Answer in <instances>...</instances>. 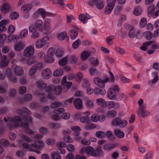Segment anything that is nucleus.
<instances>
[{
  "label": "nucleus",
  "mask_w": 159,
  "mask_h": 159,
  "mask_svg": "<svg viewBox=\"0 0 159 159\" xmlns=\"http://www.w3.org/2000/svg\"><path fill=\"white\" fill-rule=\"evenodd\" d=\"M44 146V143L41 140H37L35 141L34 143L32 144V147L33 148L40 149L43 148Z\"/></svg>",
  "instance_id": "dca6fc26"
},
{
  "label": "nucleus",
  "mask_w": 159,
  "mask_h": 159,
  "mask_svg": "<svg viewBox=\"0 0 159 159\" xmlns=\"http://www.w3.org/2000/svg\"><path fill=\"white\" fill-rule=\"evenodd\" d=\"M10 5L8 2H6L3 4L1 8V11L2 13H7L10 10Z\"/></svg>",
  "instance_id": "a211bd4d"
},
{
  "label": "nucleus",
  "mask_w": 159,
  "mask_h": 159,
  "mask_svg": "<svg viewBox=\"0 0 159 159\" xmlns=\"http://www.w3.org/2000/svg\"><path fill=\"white\" fill-rule=\"evenodd\" d=\"M80 121L82 123H87L90 121L89 117L87 116H83L80 119Z\"/></svg>",
  "instance_id": "3c124183"
},
{
  "label": "nucleus",
  "mask_w": 159,
  "mask_h": 159,
  "mask_svg": "<svg viewBox=\"0 0 159 159\" xmlns=\"http://www.w3.org/2000/svg\"><path fill=\"white\" fill-rule=\"evenodd\" d=\"M120 118L116 117L114 118L111 122V125L113 126H119Z\"/></svg>",
  "instance_id": "7c9ffc66"
},
{
  "label": "nucleus",
  "mask_w": 159,
  "mask_h": 159,
  "mask_svg": "<svg viewBox=\"0 0 159 159\" xmlns=\"http://www.w3.org/2000/svg\"><path fill=\"white\" fill-rule=\"evenodd\" d=\"M66 79V76H64L61 80V83L63 87V91L65 93L66 92L68 89L70 88L72 84L71 82L67 81Z\"/></svg>",
  "instance_id": "0eeeda50"
},
{
  "label": "nucleus",
  "mask_w": 159,
  "mask_h": 159,
  "mask_svg": "<svg viewBox=\"0 0 159 159\" xmlns=\"http://www.w3.org/2000/svg\"><path fill=\"white\" fill-rule=\"evenodd\" d=\"M45 90L48 93V97L51 99H53L55 97L53 95V92L56 95H59L62 92V87L60 85L57 86L50 85L47 87Z\"/></svg>",
  "instance_id": "f03ea898"
},
{
  "label": "nucleus",
  "mask_w": 159,
  "mask_h": 159,
  "mask_svg": "<svg viewBox=\"0 0 159 159\" xmlns=\"http://www.w3.org/2000/svg\"><path fill=\"white\" fill-rule=\"evenodd\" d=\"M85 105L88 108L92 109L93 107L94 104L92 100L87 99L85 102Z\"/></svg>",
  "instance_id": "a19ab883"
},
{
  "label": "nucleus",
  "mask_w": 159,
  "mask_h": 159,
  "mask_svg": "<svg viewBox=\"0 0 159 159\" xmlns=\"http://www.w3.org/2000/svg\"><path fill=\"white\" fill-rule=\"evenodd\" d=\"M19 15L18 12H13L11 13L10 15V18L12 20L17 19L19 17Z\"/></svg>",
  "instance_id": "603ef678"
},
{
  "label": "nucleus",
  "mask_w": 159,
  "mask_h": 159,
  "mask_svg": "<svg viewBox=\"0 0 159 159\" xmlns=\"http://www.w3.org/2000/svg\"><path fill=\"white\" fill-rule=\"evenodd\" d=\"M145 108H139L137 110V112L139 116L143 117L148 116L149 114V112L144 110Z\"/></svg>",
  "instance_id": "6ab92c4d"
},
{
  "label": "nucleus",
  "mask_w": 159,
  "mask_h": 159,
  "mask_svg": "<svg viewBox=\"0 0 159 159\" xmlns=\"http://www.w3.org/2000/svg\"><path fill=\"white\" fill-rule=\"evenodd\" d=\"M142 11V9L140 7L137 6L134 9L133 14L136 16L140 15Z\"/></svg>",
  "instance_id": "c9c22d12"
},
{
  "label": "nucleus",
  "mask_w": 159,
  "mask_h": 159,
  "mask_svg": "<svg viewBox=\"0 0 159 159\" xmlns=\"http://www.w3.org/2000/svg\"><path fill=\"white\" fill-rule=\"evenodd\" d=\"M77 58L74 55H72L69 58V61L71 64H75L77 62Z\"/></svg>",
  "instance_id": "13d9d810"
},
{
  "label": "nucleus",
  "mask_w": 159,
  "mask_h": 159,
  "mask_svg": "<svg viewBox=\"0 0 159 159\" xmlns=\"http://www.w3.org/2000/svg\"><path fill=\"white\" fill-rule=\"evenodd\" d=\"M74 105L76 108L80 109L83 108V103L81 100L79 98L75 99L74 101Z\"/></svg>",
  "instance_id": "5701e85b"
},
{
  "label": "nucleus",
  "mask_w": 159,
  "mask_h": 159,
  "mask_svg": "<svg viewBox=\"0 0 159 159\" xmlns=\"http://www.w3.org/2000/svg\"><path fill=\"white\" fill-rule=\"evenodd\" d=\"M120 105L117 102L115 103L113 101H110L107 102V107L109 109H117L119 107Z\"/></svg>",
  "instance_id": "f3484780"
},
{
  "label": "nucleus",
  "mask_w": 159,
  "mask_h": 159,
  "mask_svg": "<svg viewBox=\"0 0 159 159\" xmlns=\"http://www.w3.org/2000/svg\"><path fill=\"white\" fill-rule=\"evenodd\" d=\"M44 61L46 63H51L53 62L54 60L53 58V57L48 56L47 55Z\"/></svg>",
  "instance_id": "052dcab7"
},
{
  "label": "nucleus",
  "mask_w": 159,
  "mask_h": 159,
  "mask_svg": "<svg viewBox=\"0 0 159 159\" xmlns=\"http://www.w3.org/2000/svg\"><path fill=\"white\" fill-rule=\"evenodd\" d=\"M95 135L96 137L100 138H104L106 136L105 132L101 131H98L96 132Z\"/></svg>",
  "instance_id": "79ce46f5"
},
{
  "label": "nucleus",
  "mask_w": 159,
  "mask_h": 159,
  "mask_svg": "<svg viewBox=\"0 0 159 159\" xmlns=\"http://www.w3.org/2000/svg\"><path fill=\"white\" fill-rule=\"evenodd\" d=\"M113 7L112 6H109L107 5L105 10V14H107L110 13Z\"/></svg>",
  "instance_id": "680f3d73"
},
{
  "label": "nucleus",
  "mask_w": 159,
  "mask_h": 159,
  "mask_svg": "<svg viewBox=\"0 0 159 159\" xmlns=\"http://www.w3.org/2000/svg\"><path fill=\"white\" fill-rule=\"evenodd\" d=\"M90 52L84 51L81 54V58L82 60H86L90 55Z\"/></svg>",
  "instance_id": "f704fd0d"
},
{
  "label": "nucleus",
  "mask_w": 159,
  "mask_h": 159,
  "mask_svg": "<svg viewBox=\"0 0 159 159\" xmlns=\"http://www.w3.org/2000/svg\"><path fill=\"white\" fill-rule=\"evenodd\" d=\"M91 120L93 122H97L99 120V116L96 114H92L91 117Z\"/></svg>",
  "instance_id": "8fccbe9b"
},
{
  "label": "nucleus",
  "mask_w": 159,
  "mask_h": 159,
  "mask_svg": "<svg viewBox=\"0 0 159 159\" xmlns=\"http://www.w3.org/2000/svg\"><path fill=\"white\" fill-rule=\"evenodd\" d=\"M68 58L66 57H63L59 60L58 63L61 66H63L66 65L67 62Z\"/></svg>",
  "instance_id": "a18cd8bd"
},
{
  "label": "nucleus",
  "mask_w": 159,
  "mask_h": 159,
  "mask_svg": "<svg viewBox=\"0 0 159 159\" xmlns=\"http://www.w3.org/2000/svg\"><path fill=\"white\" fill-rule=\"evenodd\" d=\"M114 133L116 137L120 138H122L125 136L124 132L119 129H115L114 130Z\"/></svg>",
  "instance_id": "c756f323"
},
{
  "label": "nucleus",
  "mask_w": 159,
  "mask_h": 159,
  "mask_svg": "<svg viewBox=\"0 0 159 159\" xmlns=\"http://www.w3.org/2000/svg\"><path fill=\"white\" fill-rule=\"evenodd\" d=\"M28 30L25 29L22 30L19 33V35L20 38L22 39L26 37L28 34Z\"/></svg>",
  "instance_id": "4c0bfd02"
},
{
  "label": "nucleus",
  "mask_w": 159,
  "mask_h": 159,
  "mask_svg": "<svg viewBox=\"0 0 159 159\" xmlns=\"http://www.w3.org/2000/svg\"><path fill=\"white\" fill-rule=\"evenodd\" d=\"M35 94L38 96L41 102H43L46 101V95L44 93L37 92Z\"/></svg>",
  "instance_id": "bb28decb"
},
{
  "label": "nucleus",
  "mask_w": 159,
  "mask_h": 159,
  "mask_svg": "<svg viewBox=\"0 0 159 159\" xmlns=\"http://www.w3.org/2000/svg\"><path fill=\"white\" fill-rule=\"evenodd\" d=\"M15 27L12 25H9L7 28V33L9 34H12L15 31Z\"/></svg>",
  "instance_id": "4d7b16f0"
},
{
  "label": "nucleus",
  "mask_w": 159,
  "mask_h": 159,
  "mask_svg": "<svg viewBox=\"0 0 159 159\" xmlns=\"http://www.w3.org/2000/svg\"><path fill=\"white\" fill-rule=\"evenodd\" d=\"M129 32L128 34V36L130 38H133L135 36L137 37V34L140 33L139 31L136 30H135L134 26L131 25H129Z\"/></svg>",
  "instance_id": "f8f14e48"
},
{
  "label": "nucleus",
  "mask_w": 159,
  "mask_h": 159,
  "mask_svg": "<svg viewBox=\"0 0 159 159\" xmlns=\"http://www.w3.org/2000/svg\"><path fill=\"white\" fill-rule=\"evenodd\" d=\"M22 145L23 148L26 149L27 150H28L30 151L34 152L37 154L40 153L39 151L33 148L32 147V144L30 145L27 143H24L22 144Z\"/></svg>",
  "instance_id": "4be33fe9"
},
{
  "label": "nucleus",
  "mask_w": 159,
  "mask_h": 159,
  "mask_svg": "<svg viewBox=\"0 0 159 159\" xmlns=\"http://www.w3.org/2000/svg\"><path fill=\"white\" fill-rule=\"evenodd\" d=\"M118 144L117 143H106L103 146V149L106 150H110L115 148Z\"/></svg>",
  "instance_id": "393cba45"
},
{
  "label": "nucleus",
  "mask_w": 159,
  "mask_h": 159,
  "mask_svg": "<svg viewBox=\"0 0 159 159\" xmlns=\"http://www.w3.org/2000/svg\"><path fill=\"white\" fill-rule=\"evenodd\" d=\"M61 104H62L60 102L57 101L52 103L50 107L51 108L54 109L61 106Z\"/></svg>",
  "instance_id": "09e8293b"
},
{
  "label": "nucleus",
  "mask_w": 159,
  "mask_h": 159,
  "mask_svg": "<svg viewBox=\"0 0 159 159\" xmlns=\"http://www.w3.org/2000/svg\"><path fill=\"white\" fill-rule=\"evenodd\" d=\"M15 74L18 75H22L24 73L23 70L20 67L16 65H14L12 66Z\"/></svg>",
  "instance_id": "b1692460"
},
{
  "label": "nucleus",
  "mask_w": 159,
  "mask_h": 159,
  "mask_svg": "<svg viewBox=\"0 0 159 159\" xmlns=\"http://www.w3.org/2000/svg\"><path fill=\"white\" fill-rule=\"evenodd\" d=\"M48 13L45 10L42 8L38 9L33 14V18L35 19L38 18L41 16L43 19H44Z\"/></svg>",
  "instance_id": "423d86ee"
},
{
  "label": "nucleus",
  "mask_w": 159,
  "mask_h": 159,
  "mask_svg": "<svg viewBox=\"0 0 159 159\" xmlns=\"http://www.w3.org/2000/svg\"><path fill=\"white\" fill-rule=\"evenodd\" d=\"M34 53V48L32 46L26 47L23 52L24 56L26 57H29L33 56Z\"/></svg>",
  "instance_id": "1a4fd4ad"
},
{
  "label": "nucleus",
  "mask_w": 159,
  "mask_h": 159,
  "mask_svg": "<svg viewBox=\"0 0 159 159\" xmlns=\"http://www.w3.org/2000/svg\"><path fill=\"white\" fill-rule=\"evenodd\" d=\"M116 112L115 111L113 110L107 111L106 114V116L110 118H114L116 116Z\"/></svg>",
  "instance_id": "c85d7f7f"
},
{
  "label": "nucleus",
  "mask_w": 159,
  "mask_h": 159,
  "mask_svg": "<svg viewBox=\"0 0 159 159\" xmlns=\"http://www.w3.org/2000/svg\"><path fill=\"white\" fill-rule=\"evenodd\" d=\"M97 103L102 107H107V102L105 100L102 98H97L96 100Z\"/></svg>",
  "instance_id": "cd10ccee"
},
{
  "label": "nucleus",
  "mask_w": 159,
  "mask_h": 159,
  "mask_svg": "<svg viewBox=\"0 0 159 159\" xmlns=\"http://www.w3.org/2000/svg\"><path fill=\"white\" fill-rule=\"evenodd\" d=\"M96 127L95 124L90 122L84 127V128L86 130H90L96 128Z\"/></svg>",
  "instance_id": "37998d69"
},
{
  "label": "nucleus",
  "mask_w": 159,
  "mask_h": 159,
  "mask_svg": "<svg viewBox=\"0 0 159 159\" xmlns=\"http://www.w3.org/2000/svg\"><path fill=\"white\" fill-rule=\"evenodd\" d=\"M32 8V6L31 4H25L21 7V10L23 13L27 14L31 11Z\"/></svg>",
  "instance_id": "aec40b11"
},
{
  "label": "nucleus",
  "mask_w": 159,
  "mask_h": 159,
  "mask_svg": "<svg viewBox=\"0 0 159 159\" xmlns=\"http://www.w3.org/2000/svg\"><path fill=\"white\" fill-rule=\"evenodd\" d=\"M49 127L52 129H59L61 127L60 124L58 123H51L49 124Z\"/></svg>",
  "instance_id": "49530a36"
},
{
  "label": "nucleus",
  "mask_w": 159,
  "mask_h": 159,
  "mask_svg": "<svg viewBox=\"0 0 159 159\" xmlns=\"http://www.w3.org/2000/svg\"><path fill=\"white\" fill-rule=\"evenodd\" d=\"M155 10V7L154 5H150L148 7V13L149 16H151Z\"/></svg>",
  "instance_id": "e433bc0d"
},
{
  "label": "nucleus",
  "mask_w": 159,
  "mask_h": 159,
  "mask_svg": "<svg viewBox=\"0 0 159 159\" xmlns=\"http://www.w3.org/2000/svg\"><path fill=\"white\" fill-rule=\"evenodd\" d=\"M119 89L116 85H114L108 90L107 93V98L110 100H113L116 99V92L118 91Z\"/></svg>",
  "instance_id": "20e7f679"
},
{
  "label": "nucleus",
  "mask_w": 159,
  "mask_h": 159,
  "mask_svg": "<svg viewBox=\"0 0 159 159\" xmlns=\"http://www.w3.org/2000/svg\"><path fill=\"white\" fill-rule=\"evenodd\" d=\"M0 144L4 147H7L9 144V142L5 139H2L0 140Z\"/></svg>",
  "instance_id": "338daca9"
},
{
  "label": "nucleus",
  "mask_w": 159,
  "mask_h": 159,
  "mask_svg": "<svg viewBox=\"0 0 159 159\" xmlns=\"http://www.w3.org/2000/svg\"><path fill=\"white\" fill-rule=\"evenodd\" d=\"M51 20L49 18H46L44 21V29L47 31H49L51 29Z\"/></svg>",
  "instance_id": "a878e982"
},
{
  "label": "nucleus",
  "mask_w": 159,
  "mask_h": 159,
  "mask_svg": "<svg viewBox=\"0 0 159 159\" xmlns=\"http://www.w3.org/2000/svg\"><path fill=\"white\" fill-rule=\"evenodd\" d=\"M93 82L94 84L99 87L104 88L105 87V84L103 80L100 78L97 77L94 78Z\"/></svg>",
  "instance_id": "ddd939ff"
},
{
  "label": "nucleus",
  "mask_w": 159,
  "mask_h": 159,
  "mask_svg": "<svg viewBox=\"0 0 159 159\" xmlns=\"http://www.w3.org/2000/svg\"><path fill=\"white\" fill-rule=\"evenodd\" d=\"M63 53L64 51L62 49L58 48L56 51L55 55L58 57H61L62 56Z\"/></svg>",
  "instance_id": "c03bdc74"
},
{
  "label": "nucleus",
  "mask_w": 159,
  "mask_h": 159,
  "mask_svg": "<svg viewBox=\"0 0 159 159\" xmlns=\"http://www.w3.org/2000/svg\"><path fill=\"white\" fill-rule=\"evenodd\" d=\"M36 84L38 87L41 89H45L47 86L46 84L41 81H37Z\"/></svg>",
  "instance_id": "473e14b6"
},
{
  "label": "nucleus",
  "mask_w": 159,
  "mask_h": 159,
  "mask_svg": "<svg viewBox=\"0 0 159 159\" xmlns=\"http://www.w3.org/2000/svg\"><path fill=\"white\" fill-rule=\"evenodd\" d=\"M48 37L46 36L39 40H37L35 43L36 48H42L48 43Z\"/></svg>",
  "instance_id": "6e6552de"
},
{
  "label": "nucleus",
  "mask_w": 159,
  "mask_h": 159,
  "mask_svg": "<svg viewBox=\"0 0 159 159\" xmlns=\"http://www.w3.org/2000/svg\"><path fill=\"white\" fill-rule=\"evenodd\" d=\"M37 70L34 66H32L29 71V74L30 75H33L36 72Z\"/></svg>",
  "instance_id": "774afa93"
},
{
  "label": "nucleus",
  "mask_w": 159,
  "mask_h": 159,
  "mask_svg": "<svg viewBox=\"0 0 159 159\" xmlns=\"http://www.w3.org/2000/svg\"><path fill=\"white\" fill-rule=\"evenodd\" d=\"M89 71L91 75L98 76L100 75V72L95 68H90Z\"/></svg>",
  "instance_id": "72a5a7b5"
},
{
  "label": "nucleus",
  "mask_w": 159,
  "mask_h": 159,
  "mask_svg": "<svg viewBox=\"0 0 159 159\" xmlns=\"http://www.w3.org/2000/svg\"><path fill=\"white\" fill-rule=\"evenodd\" d=\"M51 157L53 159H60L61 158V156L56 152H52L51 154Z\"/></svg>",
  "instance_id": "69168bd1"
},
{
  "label": "nucleus",
  "mask_w": 159,
  "mask_h": 159,
  "mask_svg": "<svg viewBox=\"0 0 159 159\" xmlns=\"http://www.w3.org/2000/svg\"><path fill=\"white\" fill-rule=\"evenodd\" d=\"M89 156L96 157L103 155V152L101 149L96 148L94 149L93 148L90 146L82 147L79 151V153L83 154L84 152Z\"/></svg>",
  "instance_id": "f257e3e1"
},
{
  "label": "nucleus",
  "mask_w": 159,
  "mask_h": 159,
  "mask_svg": "<svg viewBox=\"0 0 159 159\" xmlns=\"http://www.w3.org/2000/svg\"><path fill=\"white\" fill-rule=\"evenodd\" d=\"M24 122H23L22 124V126L25 128H26L28 126V123L32 122V120L31 117L29 116H25L24 117Z\"/></svg>",
  "instance_id": "412c9836"
},
{
  "label": "nucleus",
  "mask_w": 159,
  "mask_h": 159,
  "mask_svg": "<svg viewBox=\"0 0 159 159\" xmlns=\"http://www.w3.org/2000/svg\"><path fill=\"white\" fill-rule=\"evenodd\" d=\"M63 71L62 69H58L54 71L53 75L56 77H58L63 75Z\"/></svg>",
  "instance_id": "58836bf2"
},
{
  "label": "nucleus",
  "mask_w": 159,
  "mask_h": 159,
  "mask_svg": "<svg viewBox=\"0 0 159 159\" xmlns=\"http://www.w3.org/2000/svg\"><path fill=\"white\" fill-rule=\"evenodd\" d=\"M55 50L54 49L52 48H50L48 49L47 55L48 56L53 57L54 55Z\"/></svg>",
  "instance_id": "0e129e2a"
},
{
  "label": "nucleus",
  "mask_w": 159,
  "mask_h": 159,
  "mask_svg": "<svg viewBox=\"0 0 159 159\" xmlns=\"http://www.w3.org/2000/svg\"><path fill=\"white\" fill-rule=\"evenodd\" d=\"M106 93L105 90H103L101 89L97 88H95L94 90V93L96 95L100 94L104 95Z\"/></svg>",
  "instance_id": "ea45409f"
},
{
  "label": "nucleus",
  "mask_w": 159,
  "mask_h": 159,
  "mask_svg": "<svg viewBox=\"0 0 159 159\" xmlns=\"http://www.w3.org/2000/svg\"><path fill=\"white\" fill-rule=\"evenodd\" d=\"M5 75L8 79L14 83H15L16 82V79L12 74L11 70L10 68H7L6 69Z\"/></svg>",
  "instance_id": "9b49d317"
},
{
  "label": "nucleus",
  "mask_w": 159,
  "mask_h": 159,
  "mask_svg": "<svg viewBox=\"0 0 159 159\" xmlns=\"http://www.w3.org/2000/svg\"><path fill=\"white\" fill-rule=\"evenodd\" d=\"M3 120L5 122H7L8 120L10 122L8 125L9 129L19 126L20 124L19 122H20L21 120V119L17 116H15L14 118L8 117V120L6 118H4Z\"/></svg>",
  "instance_id": "7ed1b4c3"
},
{
  "label": "nucleus",
  "mask_w": 159,
  "mask_h": 159,
  "mask_svg": "<svg viewBox=\"0 0 159 159\" xmlns=\"http://www.w3.org/2000/svg\"><path fill=\"white\" fill-rule=\"evenodd\" d=\"M66 36V32H63L58 34L57 36V38L60 40H62L65 39Z\"/></svg>",
  "instance_id": "5fc2aeb1"
},
{
  "label": "nucleus",
  "mask_w": 159,
  "mask_h": 159,
  "mask_svg": "<svg viewBox=\"0 0 159 159\" xmlns=\"http://www.w3.org/2000/svg\"><path fill=\"white\" fill-rule=\"evenodd\" d=\"M43 24V21L40 19H38L35 21L34 26L30 25L29 28V30L30 32H34L36 29H39L42 26Z\"/></svg>",
  "instance_id": "39448f33"
},
{
  "label": "nucleus",
  "mask_w": 159,
  "mask_h": 159,
  "mask_svg": "<svg viewBox=\"0 0 159 159\" xmlns=\"http://www.w3.org/2000/svg\"><path fill=\"white\" fill-rule=\"evenodd\" d=\"M147 24V20L146 18H142L140 22L139 25L141 28L144 27Z\"/></svg>",
  "instance_id": "bf43d9fd"
},
{
  "label": "nucleus",
  "mask_w": 159,
  "mask_h": 159,
  "mask_svg": "<svg viewBox=\"0 0 159 159\" xmlns=\"http://www.w3.org/2000/svg\"><path fill=\"white\" fill-rule=\"evenodd\" d=\"M106 135L107 138L113 140L114 139V136L113 135L112 132L110 130L107 131L106 133Z\"/></svg>",
  "instance_id": "6e6d98bb"
},
{
  "label": "nucleus",
  "mask_w": 159,
  "mask_h": 159,
  "mask_svg": "<svg viewBox=\"0 0 159 159\" xmlns=\"http://www.w3.org/2000/svg\"><path fill=\"white\" fill-rule=\"evenodd\" d=\"M76 81L80 83L83 79V75L80 72H79L76 75Z\"/></svg>",
  "instance_id": "864d4df0"
},
{
  "label": "nucleus",
  "mask_w": 159,
  "mask_h": 159,
  "mask_svg": "<svg viewBox=\"0 0 159 159\" xmlns=\"http://www.w3.org/2000/svg\"><path fill=\"white\" fill-rule=\"evenodd\" d=\"M25 47V43L22 41H19L14 44V48L16 51L19 52L23 49Z\"/></svg>",
  "instance_id": "4468645a"
},
{
  "label": "nucleus",
  "mask_w": 159,
  "mask_h": 159,
  "mask_svg": "<svg viewBox=\"0 0 159 159\" xmlns=\"http://www.w3.org/2000/svg\"><path fill=\"white\" fill-rule=\"evenodd\" d=\"M52 75V71L51 70L48 68L43 69L42 71L41 75L42 78L46 80L49 79Z\"/></svg>",
  "instance_id": "9d476101"
},
{
  "label": "nucleus",
  "mask_w": 159,
  "mask_h": 159,
  "mask_svg": "<svg viewBox=\"0 0 159 159\" xmlns=\"http://www.w3.org/2000/svg\"><path fill=\"white\" fill-rule=\"evenodd\" d=\"M152 76L154 78L150 81L149 82V84L150 85H152L156 83L158 80L159 78L156 72H153L152 73Z\"/></svg>",
  "instance_id": "2f4dec72"
},
{
  "label": "nucleus",
  "mask_w": 159,
  "mask_h": 159,
  "mask_svg": "<svg viewBox=\"0 0 159 159\" xmlns=\"http://www.w3.org/2000/svg\"><path fill=\"white\" fill-rule=\"evenodd\" d=\"M9 62L7 56L4 55L2 56L1 58L0 67L2 68L6 67L7 66Z\"/></svg>",
  "instance_id": "2eb2a0df"
},
{
  "label": "nucleus",
  "mask_w": 159,
  "mask_h": 159,
  "mask_svg": "<svg viewBox=\"0 0 159 159\" xmlns=\"http://www.w3.org/2000/svg\"><path fill=\"white\" fill-rule=\"evenodd\" d=\"M21 139L22 140H24L27 142H31V139L26 135L21 134L20 135Z\"/></svg>",
  "instance_id": "e2e57ef3"
},
{
  "label": "nucleus",
  "mask_w": 159,
  "mask_h": 159,
  "mask_svg": "<svg viewBox=\"0 0 159 159\" xmlns=\"http://www.w3.org/2000/svg\"><path fill=\"white\" fill-rule=\"evenodd\" d=\"M70 36L71 39H75L78 36V32L75 30L72 29L70 31Z\"/></svg>",
  "instance_id": "de8ad7c7"
}]
</instances>
